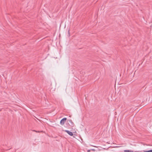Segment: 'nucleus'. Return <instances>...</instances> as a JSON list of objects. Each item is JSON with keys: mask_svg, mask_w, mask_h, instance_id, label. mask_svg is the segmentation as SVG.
<instances>
[{"mask_svg": "<svg viewBox=\"0 0 152 152\" xmlns=\"http://www.w3.org/2000/svg\"><path fill=\"white\" fill-rule=\"evenodd\" d=\"M66 120V118H64L62 119L60 121V124L61 125H63L65 122Z\"/></svg>", "mask_w": 152, "mask_h": 152, "instance_id": "nucleus-1", "label": "nucleus"}, {"mask_svg": "<svg viewBox=\"0 0 152 152\" xmlns=\"http://www.w3.org/2000/svg\"><path fill=\"white\" fill-rule=\"evenodd\" d=\"M64 131L66 132L67 134H68L70 136H72L73 135V133L69 130H64Z\"/></svg>", "mask_w": 152, "mask_h": 152, "instance_id": "nucleus-2", "label": "nucleus"}, {"mask_svg": "<svg viewBox=\"0 0 152 152\" xmlns=\"http://www.w3.org/2000/svg\"><path fill=\"white\" fill-rule=\"evenodd\" d=\"M90 151L89 150H88V152H89Z\"/></svg>", "mask_w": 152, "mask_h": 152, "instance_id": "nucleus-6", "label": "nucleus"}, {"mask_svg": "<svg viewBox=\"0 0 152 152\" xmlns=\"http://www.w3.org/2000/svg\"><path fill=\"white\" fill-rule=\"evenodd\" d=\"M69 121L71 124H70V126H73V124L72 121L71 120H69Z\"/></svg>", "mask_w": 152, "mask_h": 152, "instance_id": "nucleus-3", "label": "nucleus"}, {"mask_svg": "<svg viewBox=\"0 0 152 152\" xmlns=\"http://www.w3.org/2000/svg\"><path fill=\"white\" fill-rule=\"evenodd\" d=\"M124 152H134L132 151H131L130 150H125L124 151Z\"/></svg>", "mask_w": 152, "mask_h": 152, "instance_id": "nucleus-4", "label": "nucleus"}, {"mask_svg": "<svg viewBox=\"0 0 152 152\" xmlns=\"http://www.w3.org/2000/svg\"><path fill=\"white\" fill-rule=\"evenodd\" d=\"M33 131H35V132H37V131H35V130H34Z\"/></svg>", "mask_w": 152, "mask_h": 152, "instance_id": "nucleus-7", "label": "nucleus"}, {"mask_svg": "<svg viewBox=\"0 0 152 152\" xmlns=\"http://www.w3.org/2000/svg\"><path fill=\"white\" fill-rule=\"evenodd\" d=\"M145 152H152V150L145 151Z\"/></svg>", "mask_w": 152, "mask_h": 152, "instance_id": "nucleus-5", "label": "nucleus"}]
</instances>
